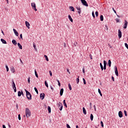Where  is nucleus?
<instances>
[{"mask_svg": "<svg viewBox=\"0 0 128 128\" xmlns=\"http://www.w3.org/2000/svg\"><path fill=\"white\" fill-rule=\"evenodd\" d=\"M50 88L51 90H54V88H52V86H50Z\"/></svg>", "mask_w": 128, "mask_h": 128, "instance_id": "680f3d73", "label": "nucleus"}, {"mask_svg": "<svg viewBox=\"0 0 128 128\" xmlns=\"http://www.w3.org/2000/svg\"><path fill=\"white\" fill-rule=\"evenodd\" d=\"M10 70L12 72H13V73L16 72V70H14V68L13 66L11 68Z\"/></svg>", "mask_w": 128, "mask_h": 128, "instance_id": "2eb2a0df", "label": "nucleus"}, {"mask_svg": "<svg viewBox=\"0 0 128 128\" xmlns=\"http://www.w3.org/2000/svg\"><path fill=\"white\" fill-rule=\"evenodd\" d=\"M6 2H7L8 4V0H6Z\"/></svg>", "mask_w": 128, "mask_h": 128, "instance_id": "69168bd1", "label": "nucleus"}, {"mask_svg": "<svg viewBox=\"0 0 128 128\" xmlns=\"http://www.w3.org/2000/svg\"><path fill=\"white\" fill-rule=\"evenodd\" d=\"M12 86L13 88V90H14V92H16V84H12Z\"/></svg>", "mask_w": 128, "mask_h": 128, "instance_id": "f8f14e48", "label": "nucleus"}, {"mask_svg": "<svg viewBox=\"0 0 128 128\" xmlns=\"http://www.w3.org/2000/svg\"><path fill=\"white\" fill-rule=\"evenodd\" d=\"M69 74H70V70L68 69L67 70Z\"/></svg>", "mask_w": 128, "mask_h": 128, "instance_id": "13d9d810", "label": "nucleus"}, {"mask_svg": "<svg viewBox=\"0 0 128 128\" xmlns=\"http://www.w3.org/2000/svg\"><path fill=\"white\" fill-rule=\"evenodd\" d=\"M49 74L50 76H52V71H49Z\"/></svg>", "mask_w": 128, "mask_h": 128, "instance_id": "37998d69", "label": "nucleus"}, {"mask_svg": "<svg viewBox=\"0 0 128 128\" xmlns=\"http://www.w3.org/2000/svg\"><path fill=\"white\" fill-rule=\"evenodd\" d=\"M20 38H22V40H23V38H22V34H20Z\"/></svg>", "mask_w": 128, "mask_h": 128, "instance_id": "5fc2aeb1", "label": "nucleus"}, {"mask_svg": "<svg viewBox=\"0 0 128 128\" xmlns=\"http://www.w3.org/2000/svg\"><path fill=\"white\" fill-rule=\"evenodd\" d=\"M112 80L113 82H114V76H112Z\"/></svg>", "mask_w": 128, "mask_h": 128, "instance_id": "864d4df0", "label": "nucleus"}, {"mask_svg": "<svg viewBox=\"0 0 128 128\" xmlns=\"http://www.w3.org/2000/svg\"><path fill=\"white\" fill-rule=\"evenodd\" d=\"M18 118L19 120H20L22 119L20 118V114L18 115Z\"/></svg>", "mask_w": 128, "mask_h": 128, "instance_id": "c03bdc74", "label": "nucleus"}, {"mask_svg": "<svg viewBox=\"0 0 128 128\" xmlns=\"http://www.w3.org/2000/svg\"><path fill=\"white\" fill-rule=\"evenodd\" d=\"M70 8L72 12H74V8L72 6H70Z\"/></svg>", "mask_w": 128, "mask_h": 128, "instance_id": "6ab92c4d", "label": "nucleus"}, {"mask_svg": "<svg viewBox=\"0 0 128 128\" xmlns=\"http://www.w3.org/2000/svg\"><path fill=\"white\" fill-rule=\"evenodd\" d=\"M90 108H92V103H90Z\"/></svg>", "mask_w": 128, "mask_h": 128, "instance_id": "774afa93", "label": "nucleus"}, {"mask_svg": "<svg viewBox=\"0 0 128 128\" xmlns=\"http://www.w3.org/2000/svg\"><path fill=\"white\" fill-rule=\"evenodd\" d=\"M116 22H120V20H118V18H116Z\"/></svg>", "mask_w": 128, "mask_h": 128, "instance_id": "603ef678", "label": "nucleus"}, {"mask_svg": "<svg viewBox=\"0 0 128 128\" xmlns=\"http://www.w3.org/2000/svg\"><path fill=\"white\" fill-rule=\"evenodd\" d=\"M34 90L36 92L37 94H38V88H36L34 87Z\"/></svg>", "mask_w": 128, "mask_h": 128, "instance_id": "7c9ffc66", "label": "nucleus"}, {"mask_svg": "<svg viewBox=\"0 0 128 128\" xmlns=\"http://www.w3.org/2000/svg\"><path fill=\"white\" fill-rule=\"evenodd\" d=\"M63 104L64 106H65L66 108H68V105H66V100H64Z\"/></svg>", "mask_w": 128, "mask_h": 128, "instance_id": "5701e85b", "label": "nucleus"}, {"mask_svg": "<svg viewBox=\"0 0 128 128\" xmlns=\"http://www.w3.org/2000/svg\"><path fill=\"white\" fill-rule=\"evenodd\" d=\"M44 57L45 58L47 62H48V56H47L46 55H44Z\"/></svg>", "mask_w": 128, "mask_h": 128, "instance_id": "473e14b6", "label": "nucleus"}, {"mask_svg": "<svg viewBox=\"0 0 128 128\" xmlns=\"http://www.w3.org/2000/svg\"><path fill=\"white\" fill-rule=\"evenodd\" d=\"M118 36L119 38H122V31H120V30H118Z\"/></svg>", "mask_w": 128, "mask_h": 128, "instance_id": "1a4fd4ad", "label": "nucleus"}, {"mask_svg": "<svg viewBox=\"0 0 128 128\" xmlns=\"http://www.w3.org/2000/svg\"><path fill=\"white\" fill-rule=\"evenodd\" d=\"M25 92H26V98L28 100H32V94L28 91H27L25 89Z\"/></svg>", "mask_w": 128, "mask_h": 128, "instance_id": "f03ea898", "label": "nucleus"}, {"mask_svg": "<svg viewBox=\"0 0 128 128\" xmlns=\"http://www.w3.org/2000/svg\"><path fill=\"white\" fill-rule=\"evenodd\" d=\"M100 124L102 128H104V122H102V121L100 122Z\"/></svg>", "mask_w": 128, "mask_h": 128, "instance_id": "ea45409f", "label": "nucleus"}, {"mask_svg": "<svg viewBox=\"0 0 128 128\" xmlns=\"http://www.w3.org/2000/svg\"><path fill=\"white\" fill-rule=\"evenodd\" d=\"M28 84H30V77H28Z\"/></svg>", "mask_w": 128, "mask_h": 128, "instance_id": "a18cd8bd", "label": "nucleus"}, {"mask_svg": "<svg viewBox=\"0 0 128 128\" xmlns=\"http://www.w3.org/2000/svg\"><path fill=\"white\" fill-rule=\"evenodd\" d=\"M92 16L94 18H96V16H94V11L92 12Z\"/></svg>", "mask_w": 128, "mask_h": 128, "instance_id": "c9c22d12", "label": "nucleus"}, {"mask_svg": "<svg viewBox=\"0 0 128 128\" xmlns=\"http://www.w3.org/2000/svg\"><path fill=\"white\" fill-rule=\"evenodd\" d=\"M12 44H14V46H16V44H18V43L16 42V41L15 40H12Z\"/></svg>", "mask_w": 128, "mask_h": 128, "instance_id": "dca6fc26", "label": "nucleus"}, {"mask_svg": "<svg viewBox=\"0 0 128 128\" xmlns=\"http://www.w3.org/2000/svg\"><path fill=\"white\" fill-rule=\"evenodd\" d=\"M100 66L102 70H104V66H102V63H100Z\"/></svg>", "mask_w": 128, "mask_h": 128, "instance_id": "2f4dec72", "label": "nucleus"}, {"mask_svg": "<svg viewBox=\"0 0 128 128\" xmlns=\"http://www.w3.org/2000/svg\"><path fill=\"white\" fill-rule=\"evenodd\" d=\"M82 111L84 114H86V108H82Z\"/></svg>", "mask_w": 128, "mask_h": 128, "instance_id": "412c9836", "label": "nucleus"}, {"mask_svg": "<svg viewBox=\"0 0 128 128\" xmlns=\"http://www.w3.org/2000/svg\"><path fill=\"white\" fill-rule=\"evenodd\" d=\"M124 44H125L126 48L128 50V44L125 43Z\"/></svg>", "mask_w": 128, "mask_h": 128, "instance_id": "49530a36", "label": "nucleus"}, {"mask_svg": "<svg viewBox=\"0 0 128 128\" xmlns=\"http://www.w3.org/2000/svg\"><path fill=\"white\" fill-rule=\"evenodd\" d=\"M76 10H78L80 8V7L77 6V7H76Z\"/></svg>", "mask_w": 128, "mask_h": 128, "instance_id": "6e6d98bb", "label": "nucleus"}, {"mask_svg": "<svg viewBox=\"0 0 128 128\" xmlns=\"http://www.w3.org/2000/svg\"><path fill=\"white\" fill-rule=\"evenodd\" d=\"M115 74L116 76H118V68L116 66H115Z\"/></svg>", "mask_w": 128, "mask_h": 128, "instance_id": "0eeeda50", "label": "nucleus"}, {"mask_svg": "<svg viewBox=\"0 0 128 128\" xmlns=\"http://www.w3.org/2000/svg\"><path fill=\"white\" fill-rule=\"evenodd\" d=\"M68 18L70 20L71 22H74V20H72V16H70V15H68Z\"/></svg>", "mask_w": 128, "mask_h": 128, "instance_id": "4468645a", "label": "nucleus"}, {"mask_svg": "<svg viewBox=\"0 0 128 128\" xmlns=\"http://www.w3.org/2000/svg\"><path fill=\"white\" fill-rule=\"evenodd\" d=\"M112 10H113L115 14H116V10H114V8H112Z\"/></svg>", "mask_w": 128, "mask_h": 128, "instance_id": "4d7b16f0", "label": "nucleus"}, {"mask_svg": "<svg viewBox=\"0 0 128 128\" xmlns=\"http://www.w3.org/2000/svg\"><path fill=\"white\" fill-rule=\"evenodd\" d=\"M104 66H106V61L104 60Z\"/></svg>", "mask_w": 128, "mask_h": 128, "instance_id": "de8ad7c7", "label": "nucleus"}, {"mask_svg": "<svg viewBox=\"0 0 128 128\" xmlns=\"http://www.w3.org/2000/svg\"><path fill=\"white\" fill-rule=\"evenodd\" d=\"M128 21H126V20H125L124 21V28L126 29V28H128Z\"/></svg>", "mask_w": 128, "mask_h": 128, "instance_id": "423d86ee", "label": "nucleus"}, {"mask_svg": "<svg viewBox=\"0 0 128 128\" xmlns=\"http://www.w3.org/2000/svg\"><path fill=\"white\" fill-rule=\"evenodd\" d=\"M95 14L96 16H98V11L96 12Z\"/></svg>", "mask_w": 128, "mask_h": 128, "instance_id": "58836bf2", "label": "nucleus"}, {"mask_svg": "<svg viewBox=\"0 0 128 128\" xmlns=\"http://www.w3.org/2000/svg\"><path fill=\"white\" fill-rule=\"evenodd\" d=\"M26 118H30V116H31V113H30V109H28V108H26Z\"/></svg>", "mask_w": 128, "mask_h": 128, "instance_id": "f257e3e1", "label": "nucleus"}, {"mask_svg": "<svg viewBox=\"0 0 128 128\" xmlns=\"http://www.w3.org/2000/svg\"><path fill=\"white\" fill-rule=\"evenodd\" d=\"M108 66H110V68L112 66V61L110 60H109L108 61Z\"/></svg>", "mask_w": 128, "mask_h": 128, "instance_id": "a211bd4d", "label": "nucleus"}, {"mask_svg": "<svg viewBox=\"0 0 128 128\" xmlns=\"http://www.w3.org/2000/svg\"><path fill=\"white\" fill-rule=\"evenodd\" d=\"M57 82H58V86H60V80H57Z\"/></svg>", "mask_w": 128, "mask_h": 128, "instance_id": "a19ab883", "label": "nucleus"}, {"mask_svg": "<svg viewBox=\"0 0 128 128\" xmlns=\"http://www.w3.org/2000/svg\"><path fill=\"white\" fill-rule=\"evenodd\" d=\"M118 116L119 118H122V111L118 112Z\"/></svg>", "mask_w": 128, "mask_h": 128, "instance_id": "ddd939ff", "label": "nucleus"}, {"mask_svg": "<svg viewBox=\"0 0 128 128\" xmlns=\"http://www.w3.org/2000/svg\"><path fill=\"white\" fill-rule=\"evenodd\" d=\"M124 114L126 116H128V114H126V111L124 110Z\"/></svg>", "mask_w": 128, "mask_h": 128, "instance_id": "09e8293b", "label": "nucleus"}, {"mask_svg": "<svg viewBox=\"0 0 128 128\" xmlns=\"http://www.w3.org/2000/svg\"><path fill=\"white\" fill-rule=\"evenodd\" d=\"M82 80H83L84 84H86V80L84 79V78H83Z\"/></svg>", "mask_w": 128, "mask_h": 128, "instance_id": "e433bc0d", "label": "nucleus"}, {"mask_svg": "<svg viewBox=\"0 0 128 128\" xmlns=\"http://www.w3.org/2000/svg\"><path fill=\"white\" fill-rule=\"evenodd\" d=\"M62 104L60 102H59L58 104V108L60 110H62Z\"/></svg>", "mask_w": 128, "mask_h": 128, "instance_id": "39448f33", "label": "nucleus"}, {"mask_svg": "<svg viewBox=\"0 0 128 128\" xmlns=\"http://www.w3.org/2000/svg\"><path fill=\"white\" fill-rule=\"evenodd\" d=\"M22 94V91L20 92V91L18 92V96H21Z\"/></svg>", "mask_w": 128, "mask_h": 128, "instance_id": "4be33fe9", "label": "nucleus"}, {"mask_svg": "<svg viewBox=\"0 0 128 128\" xmlns=\"http://www.w3.org/2000/svg\"><path fill=\"white\" fill-rule=\"evenodd\" d=\"M80 76H78V78H77L76 79V84H78V82H80Z\"/></svg>", "mask_w": 128, "mask_h": 128, "instance_id": "393cba45", "label": "nucleus"}, {"mask_svg": "<svg viewBox=\"0 0 128 128\" xmlns=\"http://www.w3.org/2000/svg\"><path fill=\"white\" fill-rule=\"evenodd\" d=\"M100 20L101 22H103L104 21V16L100 15Z\"/></svg>", "mask_w": 128, "mask_h": 128, "instance_id": "a878e982", "label": "nucleus"}, {"mask_svg": "<svg viewBox=\"0 0 128 128\" xmlns=\"http://www.w3.org/2000/svg\"><path fill=\"white\" fill-rule=\"evenodd\" d=\"M13 31L16 36H18V32H16V29H13Z\"/></svg>", "mask_w": 128, "mask_h": 128, "instance_id": "9b49d317", "label": "nucleus"}, {"mask_svg": "<svg viewBox=\"0 0 128 128\" xmlns=\"http://www.w3.org/2000/svg\"><path fill=\"white\" fill-rule=\"evenodd\" d=\"M18 46L20 50H22V46L20 43H18Z\"/></svg>", "mask_w": 128, "mask_h": 128, "instance_id": "aec40b11", "label": "nucleus"}, {"mask_svg": "<svg viewBox=\"0 0 128 128\" xmlns=\"http://www.w3.org/2000/svg\"><path fill=\"white\" fill-rule=\"evenodd\" d=\"M98 92L100 94V96H102V92H100V88L98 89Z\"/></svg>", "mask_w": 128, "mask_h": 128, "instance_id": "cd10ccee", "label": "nucleus"}, {"mask_svg": "<svg viewBox=\"0 0 128 128\" xmlns=\"http://www.w3.org/2000/svg\"><path fill=\"white\" fill-rule=\"evenodd\" d=\"M64 94V88H61L60 90V96H62V94Z\"/></svg>", "mask_w": 128, "mask_h": 128, "instance_id": "f3484780", "label": "nucleus"}, {"mask_svg": "<svg viewBox=\"0 0 128 128\" xmlns=\"http://www.w3.org/2000/svg\"><path fill=\"white\" fill-rule=\"evenodd\" d=\"M2 128H6V126H5V125H2Z\"/></svg>", "mask_w": 128, "mask_h": 128, "instance_id": "e2e57ef3", "label": "nucleus"}, {"mask_svg": "<svg viewBox=\"0 0 128 128\" xmlns=\"http://www.w3.org/2000/svg\"><path fill=\"white\" fill-rule=\"evenodd\" d=\"M78 10V14H80V13L82 12V11L80 10V8Z\"/></svg>", "mask_w": 128, "mask_h": 128, "instance_id": "4c0bfd02", "label": "nucleus"}, {"mask_svg": "<svg viewBox=\"0 0 128 128\" xmlns=\"http://www.w3.org/2000/svg\"><path fill=\"white\" fill-rule=\"evenodd\" d=\"M1 42H2V44H6V41L4 40L2 38Z\"/></svg>", "mask_w": 128, "mask_h": 128, "instance_id": "b1692460", "label": "nucleus"}, {"mask_svg": "<svg viewBox=\"0 0 128 128\" xmlns=\"http://www.w3.org/2000/svg\"><path fill=\"white\" fill-rule=\"evenodd\" d=\"M68 88H69L70 90H72V86H70V84H68Z\"/></svg>", "mask_w": 128, "mask_h": 128, "instance_id": "f704fd0d", "label": "nucleus"}, {"mask_svg": "<svg viewBox=\"0 0 128 128\" xmlns=\"http://www.w3.org/2000/svg\"><path fill=\"white\" fill-rule=\"evenodd\" d=\"M103 68L104 70H106V66L104 65Z\"/></svg>", "mask_w": 128, "mask_h": 128, "instance_id": "3c124183", "label": "nucleus"}, {"mask_svg": "<svg viewBox=\"0 0 128 128\" xmlns=\"http://www.w3.org/2000/svg\"><path fill=\"white\" fill-rule=\"evenodd\" d=\"M90 118L91 120H94V115L92 114H90Z\"/></svg>", "mask_w": 128, "mask_h": 128, "instance_id": "c85d7f7f", "label": "nucleus"}, {"mask_svg": "<svg viewBox=\"0 0 128 128\" xmlns=\"http://www.w3.org/2000/svg\"><path fill=\"white\" fill-rule=\"evenodd\" d=\"M94 108L95 112H96V106H94Z\"/></svg>", "mask_w": 128, "mask_h": 128, "instance_id": "bf43d9fd", "label": "nucleus"}, {"mask_svg": "<svg viewBox=\"0 0 128 128\" xmlns=\"http://www.w3.org/2000/svg\"><path fill=\"white\" fill-rule=\"evenodd\" d=\"M34 73H35V76L36 78H38V72H36V70H34Z\"/></svg>", "mask_w": 128, "mask_h": 128, "instance_id": "c756f323", "label": "nucleus"}, {"mask_svg": "<svg viewBox=\"0 0 128 128\" xmlns=\"http://www.w3.org/2000/svg\"><path fill=\"white\" fill-rule=\"evenodd\" d=\"M34 48L36 50V46L34 45Z\"/></svg>", "mask_w": 128, "mask_h": 128, "instance_id": "338daca9", "label": "nucleus"}, {"mask_svg": "<svg viewBox=\"0 0 128 128\" xmlns=\"http://www.w3.org/2000/svg\"><path fill=\"white\" fill-rule=\"evenodd\" d=\"M48 112H50V113L51 112L52 110H51L50 106H48Z\"/></svg>", "mask_w": 128, "mask_h": 128, "instance_id": "bb28decb", "label": "nucleus"}, {"mask_svg": "<svg viewBox=\"0 0 128 128\" xmlns=\"http://www.w3.org/2000/svg\"><path fill=\"white\" fill-rule=\"evenodd\" d=\"M31 6L32 7V10H35V12H36L38 10V9H36V6L35 2L31 3Z\"/></svg>", "mask_w": 128, "mask_h": 128, "instance_id": "7ed1b4c3", "label": "nucleus"}, {"mask_svg": "<svg viewBox=\"0 0 128 128\" xmlns=\"http://www.w3.org/2000/svg\"><path fill=\"white\" fill-rule=\"evenodd\" d=\"M25 24H26V28H28L30 30V23L28 21H26Z\"/></svg>", "mask_w": 128, "mask_h": 128, "instance_id": "6e6552de", "label": "nucleus"}, {"mask_svg": "<svg viewBox=\"0 0 128 128\" xmlns=\"http://www.w3.org/2000/svg\"><path fill=\"white\" fill-rule=\"evenodd\" d=\"M44 84L46 86V88H48V82H46V81L44 82Z\"/></svg>", "mask_w": 128, "mask_h": 128, "instance_id": "72a5a7b5", "label": "nucleus"}, {"mask_svg": "<svg viewBox=\"0 0 128 128\" xmlns=\"http://www.w3.org/2000/svg\"><path fill=\"white\" fill-rule=\"evenodd\" d=\"M80 0L83 6H88V2H86V0Z\"/></svg>", "mask_w": 128, "mask_h": 128, "instance_id": "20e7f679", "label": "nucleus"}, {"mask_svg": "<svg viewBox=\"0 0 128 128\" xmlns=\"http://www.w3.org/2000/svg\"><path fill=\"white\" fill-rule=\"evenodd\" d=\"M66 128H71L70 126V125L68 124H66Z\"/></svg>", "mask_w": 128, "mask_h": 128, "instance_id": "8fccbe9b", "label": "nucleus"}, {"mask_svg": "<svg viewBox=\"0 0 128 128\" xmlns=\"http://www.w3.org/2000/svg\"><path fill=\"white\" fill-rule=\"evenodd\" d=\"M6 72H8V70H9L8 66H6Z\"/></svg>", "mask_w": 128, "mask_h": 128, "instance_id": "79ce46f5", "label": "nucleus"}, {"mask_svg": "<svg viewBox=\"0 0 128 128\" xmlns=\"http://www.w3.org/2000/svg\"><path fill=\"white\" fill-rule=\"evenodd\" d=\"M40 98L41 100H44V93H42L40 94Z\"/></svg>", "mask_w": 128, "mask_h": 128, "instance_id": "9d476101", "label": "nucleus"}, {"mask_svg": "<svg viewBox=\"0 0 128 128\" xmlns=\"http://www.w3.org/2000/svg\"><path fill=\"white\" fill-rule=\"evenodd\" d=\"M44 106L45 108H46V104H44Z\"/></svg>", "mask_w": 128, "mask_h": 128, "instance_id": "0e129e2a", "label": "nucleus"}, {"mask_svg": "<svg viewBox=\"0 0 128 128\" xmlns=\"http://www.w3.org/2000/svg\"><path fill=\"white\" fill-rule=\"evenodd\" d=\"M82 72H83V73L84 74V72H84V68H82Z\"/></svg>", "mask_w": 128, "mask_h": 128, "instance_id": "052dcab7", "label": "nucleus"}]
</instances>
